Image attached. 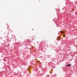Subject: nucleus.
<instances>
[{"label":"nucleus","mask_w":77,"mask_h":77,"mask_svg":"<svg viewBox=\"0 0 77 77\" xmlns=\"http://www.w3.org/2000/svg\"><path fill=\"white\" fill-rule=\"evenodd\" d=\"M71 64H69L66 65V66H71Z\"/></svg>","instance_id":"obj_1"},{"label":"nucleus","mask_w":77,"mask_h":77,"mask_svg":"<svg viewBox=\"0 0 77 77\" xmlns=\"http://www.w3.org/2000/svg\"><path fill=\"white\" fill-rule=\"evenodd\" d=\"M58 38H58V40H60V38H59V37H58Z\"/></svg>","instance_id":"obj_2"},{"label":"nucleus","mask_w":77,"mask_h":77,"mask_svg":"<svg viewBox=\"0 0 77 77\" xmlns=\"http://www.w3.org/2000/svg\"><path fill=\"white\" fill-rule=\"evenodd\" d=\"M33 47H32V48H33Z\"/></svg>","instance_id":"obj_3"}]
</instances>
